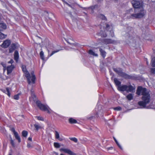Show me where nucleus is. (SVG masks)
I'll return each mask as SVG.
<instances>
[{"mask_svg":"<svg viewBox=\"0 0 155 155\" xmlns=\"http://www.w3.org/2000/svg\"><path fill=\"white\" fill-rule=\"evenodd\" d=\"M137 12L136 10H134V12Z\"/></svg>","mask_w":155,"mask_h":155,"instance_id":"680f3d73","label":"nucleus"},{"mask_svg":"<svg viewBox=\"0 0 155 155\" xmlns=\"http://www.w3.org/2000/svg\"><path fill=\"white\" fill-rule=\"evenodd\" d=\"M126 97L129 101H131L133 98V95L132 94H129Z\"/></svg>","mask_w":155,"mask_h":155,"instance_id":"4be33fe9","label":"nucleus"},{"mask_svg":"<svg viewBox=\"0 0 155 155\" xmlns=\"http://www.w3.org/2000/svg\"><path fill=\"white\" fill-rule=\"evenodd\" d=\"M117 89L120 91H126L127 92H133L134 91L135 88L131 85H121L117 87Z\"/></svg>","mask_w":155,"mask_h":155,"instance_id":"7ed1b4c3","label":"nucleus"},{"mask_svg":"<svg viewBox=\"0 0 155 155\" xmlns=\"http://www.w3.org/2000/svg\"><path fill=\"white\" fill-rule=\"evenodd\" d=\"M60 141H61L63 140V139L62 138L59 137V138L58 139Z\"/></svg>","mask_w":155,"mask_h":155,"instance_id":"5fc2aeb1","label":"nucleus"},{"mask_svg":"<svg viewBox=\"0 0 155 155\" xmlns=\"http://www.w3.org/2000/svg\"><path fill=\"white\" fill-rule=\"evenodd\" d=\"M21 68L22 71L25 74V76L27 79L28 84H30L31 83V81H30L31 76L30 74L26 69V66L25 65H22Z\"/></svg>","mask_w":155,"mask_h":155,"instance_id":"0eeeda50","label":"nucleus"},{"mask_svg":"<svg viewBox=\"0 0 155 155\" xmlns=\"http://www.w3.org/2000/svg\"><path fill=\"white\" fill-rule=\"evenodd\" d=\"M114 139L115 142L117 144V145L118 146V147L121 149H122V148L121 147V146H120V145L119 144V143L117 141V140L116 139V138L114 137H113Z\"/></svg>","mask_w":155,"mask_h":155,"instance_id":"cd10ccee","label":"nucleus"},{"mask_svg":"<svg viewBox=\"0 0 155 155\" xmlns=\"http://www.w3.org/2000/svg\"><path fill=\"white\" fill-rule=\"evenodd\" d=\"M31 95H32V94H34V90L32 89H31Z\"/></svg>","mask_w":155,"mask_h":155,"instance_id":"09e8293b","label":"nucleus"},{"mask_svg":"<svg viewBox=\"0 0 155 155\" xmlns=\"http://www.w3.org/2000/svg\"><path fill=\"white\" fill-rule=\"evenodd\" d=\"M99 35L102 37H105L107 36V35L105 31L102 30L100 31L99 33Z\"/></svg>","mask_w":155,"mask_h":155,"instance_id":"dca6fc26","label":"nucleus"},{"mask_svg":"<svg viewBox=\"0 0 155 155\" xmlns=\"http://www.w3.org/2000/svg\"><path fill=\"white\" fill-rule=\"evenodd\" d=\"M54 147L56 148H59L60 147L59 143L57 142H54Z\"/></svg>","mask_w":155,"mask_h":155,"instance_id":"c85d7f7f","label":"nucleus"},{"mask_svg":"<svg viewBox=\"0 0 155 155\" xmlns=\"http://www.w3.org/2000/svg\"><path fill=\"white\" fill-rule=\"evenodd\" d=\"M6 37V35L4 34H3L0 32V39H3L5 38Z\"/></svg>","mask_w":155,"mask_h":155,"instance_id":"bb28decb","label":"nucleus"},{"mask_svg":"<svg viewBox=\"0 0 155 155\" xmlns=\"http://www.w3.org/2000/svg\"><path fill=\"white\" fill-rule=\"evenodd\" d=\"M96 114H98V112H97Z\"/></svg>","mask_w":155,"mask_h":155,"instance_id":"338daca9","label":"nucleus"},{"mask_svg":"<svg viewBox=\"0 0 155 155\" xmlns=\"http://www.w3.org/2000/svg\"><path fill=\"white\" fill-rule=\"evenodd\" d=\"M69 139L72 141H73L75 143H77L78 142V140L75 137H71L69 138Z\"/></svg>","mask_w":155,"mask_h":155,"instance_id":"2f4dec72","label":"nucleus"},{"mask_svg":"<svg viewBox=\"0 0 155 155\" xmlns=\"http://www.w3.org/2000/svg\"><path fill=\"white\" fill-rule=\"evenodd\" d=\"M35 118H36L38 120L41 121H44V119L43 117L40 116H35Z\"/></svg>","mask_w":155,"mask_h":155,"instance_id":"7c9ffc66","label":"nucleus"},{"mask_svg":"<svg viewBox=\"0 0 155 155\" xmlns=\"http://www.w3.org/2000/svg\"><path fill=\"white\" fill-rule=\"evenodd\" d=\"M114 121L112 119H110L107 121L106 123V125H107L109 127H112L114 124Z\"/></svg>","mask_w":155,"mask_h":155,"instance_id":"f8f14e48","label":"nucleus"},{"mask_svg":"<svg viewBox=\"0 0 155 155\" xmlns=\"http://www.w3.org/2000/svg\"><path fill=\"white\" fill-rule=\"evenodd\" d=\"M22 134L23 137H26L28 135V132L26 131L23 130L22 132Z\"/></svg>","mask_w":155,"mask_h":155,"instance_id":"393cba45","label":"nucleus"},{"mask_svg":"<svg viewBox=\"0 0 155 155\" xmlns=\"http://www.w3.org/2000/svg\"><path fill=\"white\" fill-rule=\"evenodd\" d=\"M114 109L115 110H121L122 108L120 106H118L117 107H115L114 108Z\"/></svg>","mask_w":155,"mask_h":155,"instance_id":"ea45409f","label":"nucleus"},{"mask_svg":"<svg viewBox=\"0 0 155 155\" xmlns=\"http://www.w3.org/2000/svg\"><path fill=\"white\" fill-rule=\"evenodd\" d=\"M104 63H103V64H104Z\"/></svg>","mask_w":155,"mask_h":155,"instance_id":"774afa93","label":"nucleus"},{"mask_svg":"<svg viewBox=\"0 0 155 155\" xmlns=\"http://www.w3.org/2000/svg\"><path fill=\"white\" fill-rule=\"evenodd\" d=\"M1 16L0 15V21L1 20Z\"/></svg>","mask_w":155,"mask_h":155,"instance_id":"e2e57ef3","label":"nucleus"},{"mask_svg":"<svg viewBox=\"0 0 155 155\" xmlns=\"http://www.w3.org/2000/svg\"><path fill=\"white\" fill-rule=\"evenodd\" d=\"M16 61V62H17V61H18V59H17V58H16V59H15Z\"/></svg>","mask_w":155,"mask_h":155,"instance_id":"4d7b16f0","label":"nucleus"},{"mask_svg":"<svg viewBox=\"0 0 155 155\" xmlns=\"http://www.w3.org/2000/svg\"><path fill=\"white\" fill-rule=\"evenodd\" d=\"M128 11H129V13H131L133 12V9H130Z\"/></svg>","mask_w":155,"mask_h":155,"instance_id":"8fccbe9b","label":"nucleus"},{"mask_svg":"<svg viewBox=\"0 0 155 155\" xmlns=\"http://www.w3.org/2000/svg\"><path fill=\"white\" fill-rule=\"evenodd\" d=\"M88 53L89 54L92 55L93 56L97 57L98 55L97 54L95 53L92 50H89L88 51Z\"/></svg>","mask_w":155,"mask_h":155,"instance_id":"aec40b11","label":"nucleus"},{"mask_svg":"<svg viewBox=\"0 0 155 155\" xmlns=\"http://www.w3.org/2000/svg\"><path fill=\"white\" fill-rule=\"evenodd\" d=\"M31 81L33 84H34L35 83V80L36 79V77L35 75H33V76H31Z\"/></svg>","mask_w":155,"mask_h":155,"instance_id":"c9c22d12","label":"nucleus"},{"mask_svg":"<svg viewBox=\"0 0 155 155\" xmlns=\"http://www.w3.org/2000/svg\"><path fill=\"white\" fill-rule=\"evenodd\" d=\"M151 73L152 74H154L155 72V68H151L150 69Z\"/></svg>","mask_w":155,"mask_h":155,"instance_id":"37998d69","label":"nucleus"},{"mask_svg":"<svg viewBox=\"0 0 155 155\" xmlns=\"http://www.w3.org/2000/svg\"><path fill=\"white\" fill-rule=\"evenodd\" d=\"M90 130H92V129H91V128H90Z\"/></svg>","mask_w":155,"mask_h":155,"instance_id":"69168bd1","label":"nucleus"},{"mask_svg":"<svg viewBox=\"0 0 155 155\" xmlns=\"http://www.w3.org/2000/svg\"><path fill=\"white\" fill-rule=\"evenodd\" d=\"M56 155H58V153H56Z\"/></svg>","mask_w":155,"mask_h":155,"instance_id":"bf43d9fd","label":"nucleus"},{"mask_svg":"<svg viewBox=\"0 0 155 155\" xmlns=\"http://www.w3.org/2000/svg\"><path fill=\"white\" fill-rule=\"evenodd\" d=\"M10 143L12 145V147H15V145L14 143V140L12 139V138L11 137H10Z\"/></svg>","mask_w":155,"mask_h":155,"instance_id":"c756f323","label":"nucleus"},{"mask_svg":"<svg viewBox=\"0 0 155 155\" xmlns=\"http://www.w3.org/2000/svg\"><path fill=\"white\" fill-rule=\"evenodd\" d=\"M40 56L41 58H44V54L43 51H41L40 53Z\"/></svg>","mask_w":155,"mask_h":155,"instance_id":"a19ab883","label":"nucleus"},{"mask_svg":"<svg viewBox=\"0 0 155 155\" xmlns=\"http://www.w3.org/2000/svg\"><path fill=\"white\" fill-rule=\"evenodd\" d=\"M102 42L104 44H115L116 43L115 41L110 39H104L102 40Z\"/></svg>","mask_w":155,"mask_h":155,"instance_id":"6e6552de","label":"nucleus"},{"mask_svg":"<svg viewBox=\"0 0 155 155\" xmlns=\"http://www.w3.org/2000/svg\"><path fill=\"white\" fill-rule=\"evenodd\" d=\"M114 71L117 73L118 75L126 79H132L133 77L129 75L122 71V69L121 68H113Z\"/></svg>","mask_w":155,"mask_h":155,"instance_id":"20e7f679","label":"nucleus"},{"mask_svg":"<svg viewBox=\"0 0 155 155\" xmlns=\"http://www.w3.org/2000/svg\"><path fill=\"white\" fill-rule=\"evenodd\" d=\"M151 64L152 67H155V59H152Z\"/></svg>","mask_w":155,"mask_h":155,"instance_id":"a878e982","label":"nucleus"},{"mask_svg":"<svg viewBox=\"0 0 155 155\" xmlns=\"http://www.w3.org/2000/svg\"><path fill=\"white\" fill-rule=\"evenodd\" d=\"M53 15L51 13H50L49 14H48V17L49 19H51V18L50 16H53Z\"/></svg>","mask_w":155,"mask_h":155,"instance_id":"a18cd8bd","label":"nucleus"},{"mask_svg":"<svg viewBox=\"0 0 155 155\" xmlns=\"http://www.w3.org/2000/svg\"><path fill=\"white\" fill-rule=\"evenodd\" d=\"M11 130L14 133L15 139L18 140V143H20L21 142V140L18 133L15 131V128L13 127L12 128Z\"/></svg>","mask_w":155,"mask_h":155,"instance_id":"9d476101","label":"nucleus"},{"mask_svg":"<svg viewBox=\"0 0 155 155\" xmlns=\"http://www.w3.org/2000/svg\"><path fill=\"white\" fill-rule=\"evenodd\" d=\"M100 17L103 20H105L106 19V18L105 16L103 15L100 14Z\"/></svg>","mask_w":155,"mask_h":155,"instance_id":"79ce46f5","label":"nucleus"},{"mask_svg":"<svg viewBox=\"0 0 155 155\" xmlns=\"http://www.w3.org/2000/svg\"><path fill=\"white\" fill-rule=\"evenodd\" d=\"M69 122L71 124H75L77 123L76 120L72 118H71L69 119Z\"/></svg>","mask_w":155,"mask_h":155,"instance_id":"a211bd4d","label":"nucleus"},{"mask_svg":"<svg viewBox=\"0 0 155 155\" xmlns=\"http://www.w3.org/2000/svg\"><path fill=\"white\" fill-rule=\"evenodd\" d=\"M14 58H19V54L17 51H15L14 53Z\"/></svg>","mask_w":155,"mask_h":155,"instance_id":"b1692460","label":"nucleus"},{"mask_svg":"<svg viewBox=\"0 0 155 155\" xmlns=\"http://www.w3.org/2000/svg\"><path fill=\"white\" fill-rule=\"evenodd\" d=\"M28 140H30V141H32V138L31 137H28Z\"/></svg>","mask_w":155,"mask_h":155,"instance_id":"603ef678","label":"nucleus"},{"mask_svg":"<svg viewBox=\"0 0 155 155\" xmlns=\"http://www.w3.org/2000/svg\"><path fill=\"white\" fill-rule=\"evenodd\" d=\"M99 51L100 52L101 55L102 56V57L104 58L106 55V52L101 48H100Z\"/></svg>","mask_w":155,"mask_h":155,"instance_id":"f3484780","label":"nucleus"},{"mask_svg":"<svg viewBox=\"0 0 155 155\" xmlns=\"http://www.w3.org/2000/svg\"><path fill=\"white\" fill-rule=\"evenodd\" d=\"M136 93L138 95H140L141 93L143 95L142 97V101H140L138 102V104L141 108H152L151 105L147 106L150 101V95L149 92L148 91L147 89L141 86H139L137 89Z\"/></svg>","mask_w":155,"mask_h":155,"instance_id":"f257e3e1","label":"nucleus"},{"mask_svg":"<svg viewBox=\"0 0 155 155\" xmlns=\"http://www.w3.org/2000/svg\"><path fill=\"white\" fill-rule=\"evenodd\" d=\"M31 145L30 144L28 143L27 144V147L28 148H29L30 147Z\"/></svg>","mask_w":155,"mask_h":155,"instance_id":"864d4df0","label":"nucleus"},{"mask_svg":"<svg viewBox=\"0 0 155 155\" xmlns=\"http://www.w3.org/2000/svg\"><path fill=\"white\" fill-rule=\"evenodd\" d=\"M36 104L41 110L44 111H47L49 114L51 113L50 110H51L47 105H45L42 104L41 102L39 101H36Z\"/></svg>","mask_w":155,"mask_h":155,"instance_id":"39448f33","label":"nucleus"},{"mask_svg":"<svg viewBox=\"0 0 155 155\" xmlns=\"http://www.w3.org/2000/svg\"><path fill=\"white\" fill-rule=\"evenodd\" d=\"M109 32L110 36L112 37H113L114 36V33L113 30L112 29L110 30Z\"/></svg>","mask_w":155,"mask_h":155,"instance_id":"e433bc0d","label":"nucleus"},{"mask_svg":"<svg viewBox=\"0 0 155 155\" xmlns=\"http://www.w3.org/2000/svg\"><path fill=\"white\" fill-rule=\"evenodd\" d=\"M42 60V61H43V63L42 64V65H43L45 63V62H44V61H46V60H47V59H44V58H43V59H41Z\"/></svg>","mask_w":155,"mask_h":155,"instance_id":"49530a36","label":"nucleus"},{"mask_svg":"<svg viewBox=\"0 0 155 155\" xmlns=\"http://www.w3.org/2000/svg\"><path fill=\"white\" fill-rule=\"evenodd\" d=\"M20 94H18L16 95H15L14 97V99L15 100H18L19 99V96Z\"/></svg>","mask_w":155,"mask_h":155,"instance_id":"72a5a7b5","label":"nucleus"},{"mask_svg":"<svg viewBox=\"0 0 155 155\" xmlns=\"http://www.w3.org/2000/svg\"><path fill=\"white\" fill-rule=\"evenodd\" d=\"M114 82L117 86L118 87L120 86L121 82L119 81L117 78H115L114 79Z\"/></svg>","mask_w":155,"mask_h":155,"instance_id":"2eb2a0df","label":"nucleus"},{"mask_svg":"<svg viewBox=\"0 0 155 155\" xmlns=\"http://www.w3.org/2000/svg\"><path fill=\"white\" fill-rule=\"evenodd\" d=\"M3 92L7 94L9 97H10V93L9 88L8 87L6 88V90H3Z\"/></svg>","mask_w":155,"mask_h":155,"instance_id":"6ab92c4d","label":"nucleus"},{"mask_svg":"<svg viewBox=\"0 0 155 155\" xmlns=\"http://www.w3.org/2000/svg\"><path fill=\"white\" fill-rule=\"evenodd\" d=\"M34 126L35 127V130H36L37 131H38L39 129L42 128L41 126L38 123L35 124Z\"/></svg>","mask_w":155,"mask_h":155,"instance_id":"4468645a","label":"nucleus"},{"mask_svg":"<svg viewBox=\"0 0 155 155\" xmlns=\"http://www.w3.org/2000/svg\"><path fill=\"white\" fill-rule=\"evenodd\" d=\"M8 64H11V65L8 66L6 68L7 71V74L8 75H9L11 74L14 69L15 68L14 65V61L12 59L10 61H8Z\"/></svg>","mask_w":155,"mask_h":155,"instance_id":"423d86ee","label":"nucleus"},{"mask_svg":"<svg viewBox=\"0 0 155 155\" xmlns=\"http://www.w3.org/2000/svg\"><path fill=\"white\" fill-rule=\"evenodd\" d=\"M60 151H63L69 155H76V154L68 148H61L60 149Z\"/></svg>","mask_w":155,"mask_h":155,"instance_id":"1a4fd4ad","label":"nucleus"},{"mask_svg":"<svg viewBox=\"0 0 155 155\" xmlns=\"http://www.w3.org/2000/svg\"><path fill=\"white\" fill-rule=\"evenodd\" d=\"M110 28V25L108 24H106V26L105 27V29L106 30L108 31L109 30V29Z\"/></svg>","mask_w":155,"mask_h":155,"instance_id":"c03bdc74","label":"nucleus"},{"mask_svg":"<svg viewBox=\"0 0 155 155\" xmlns=\"http://www.w3.org/2000/svg\"><path fill=\"white\" fill-rule=\"evenodd\" d=\"M60 50H56L55 51H52V52H51L50 54V53L49 52L48 53V57H51V56H52V55H53L54 54L57 52H58Z\"/></svg>","mask_w":155,"mask_h":155,"instance_id":"5701e85b","label":"nucleus"},{"mask_svg":"<svg viewBox=\"0 0 155 155\" xmlns=\"http://www.w3.org/2000/svg\"><path fill=\"white\" fill-rule=\"evenodd\" d=\"M8 155H12L11 153H9Z\"/></svg>","mask_w":155,"mask_h":155,"instance_id":"0e129e2a","label":"nucleus"},{"mask_svg":"<svg viewBox=\"0 0 155 155\" xmlns=\"http://www.w3.org/2000/svg\"><path fill=\"white\" fill-rule=\"evenodd\" d=\"M66 4L69 7H71V8H73L72 7V6L70 4H68V3H66Z\"/></svg>","mask_w":155,"mask_h":155,"instance_id":"3c124183","label":"nucleus"},{"mask_svg":"<svg viewBox=\"0 0 155 155\" xmlns=\"http://www.w3.org/2000/svg\"><path fill=\"white\" fill-rule=\"evenodd\" d=\"M17 48V45L16 44H12L9 47V53H11L13 51Z\"/></svg>","mask_w":155,"mask_h":155,"instance_id":"ddd939ff","label":"nucleus"},{"mask_svg":"<svg viewBox=\"0 0 155 155\" xmlns=\"http://www.w3.org/2000/svg\"><path fill=\"white\" fill-rule=\"evenodd\" d=\"M133 7L135 8H139V12L132 14L130 18L132 19L139 18H142L145 15L144 9L143 8V3L141 1L133 0L131 1Z\"/></svg>","mask_w":155,"mask_h":155,"instance_id":"f03ea898","label":"nucleus"},{"mask_svg":"<svg viewBox=\"0 0 155 155\" xmlns=\"http://www.w3.org/2000/svg\"><path fill=\"white\" fill-rule=\"evenodd\" d=\"M1 64L3 67L4 70H4H5L6 69V64L5 63H4V62H2L1 63Z\"/></svg>","mask_w":155,"mask_h":155,"instance_id":"f704fd0d","label":"nucleus"},{"mask_svg":"<svg viewBox=\"0 0 155 155\" xmlns=\"http://www.w3.org/2000/svg\"><path fill=\"white\" fill-rule=\"evenodd\" d=\"M31 76H33V75H35L34 74V71H32L31 72Z\"/></svg>","mask_w":155,"mask_h":155,"instance_id":"de8ad7c7","label":"nucleus"},{"mask_svg":"<svg viewBox=\"0 0 155 155\" xmlns=\"http://www.w3.org/2000/svg\"><path fill=\"white\" fill-rule=\"evenodd\" d=\"M55 136L56 138L57 139L59 138L60 136H59V134L58 133L57 131H55Z\"/></svg>","mask_w":155,"mask_h":155,"instance_id":"473e14b6","label":"nucleus"},{"mask_svg":"<svg viewBox=\"0 0 155 155\" xmlns=\"http://www.w3.org/2000/svg\"><path fill=\"white\" fill-rule=\"evenodd\" d=\"M11 41L10 40H6L4 41L2 45V48H7L11 44Z\"/></svg>","mask_w":155,"mask_h":155,"instance_id":"9b49d317","label":"nucleus"},{"mask_svg":"<svg viewBox=\"0 0 155 155\" xmlns=\"http://www.w3.org/2000/svg\"><path fill=\"white\" fill-rule=\"evenodd\" d=\"M70 15L71 17H72L73 16V15L71 13H70Z\"/></svg>","mask_w":155,"mask_h":155,"instance_id":"6e6d98bb","label":"nucleus"},{"mask_svg":"<svg viewBox=\"0 0 155 155\" xmlns=\"http://www.w3.org/2000/svg\"><path fill=\"white\" fill-rule=\"evenodd\" d=\"M6 28V25L3 23L0 24V31H2Z\"/></svg>","mask_w":155,"mask_h":155,"instance_id":"412c9836","label":"nucleus"},{"mask_svg":"<svg viewBox=\"0 0 155 155\" xmlns=\"http://www.w3.org/2000/svg\"><path fill=\"white\" fill-rule=\"evenodd\" d=\"M93 117H91L90 118L91 119L92 118H93Z\"/></svg>","mask_w":155,"mask_h":155,"instance_id":"052dcab7","label":"nucleus"},{"mask_svg":"<svg viewBox=\"0 0 155 155\" xmlns=\"http://www.w3.org/2000/svg\"><path fill=\"white\" fill-rule=\"evenodd\" d=\"M73 45H74V47H76V45H74V44H73Z\"/></svg>","mask_w":155,"mask_h":155,"instance_id":"13d9d810","label":"nucleus"},{"mask_svg":"<svg viewBox=\"0 0 155 155\" xmlns=\"http://www.w3.org/2000/svg\"><path fill=\"white\" fill-rule=\"evenodd\" d=\"M31 96L34 101H35L37 99L36 97L35 94H33L32 95H31Z\"/></svg>","mask_w":155,"mask_h":155,"instance_id":"58836bf2","label":"nucleus"},{"mask_svg":"<svg viewBox=\"0 0 155 155\" xmlns=\"http://www.w3.org/2000/svg\"><path fill=\"white\" fill-rule=\"evenodd\" d=\"M98 5H95L93 6H92L89 7L92 10H93L95 8H97Z\"/></svg>","mask_w":155,"mask_h":155,"instance_id":"4c0bfd02","label":"nucleus"}]
</instances>
